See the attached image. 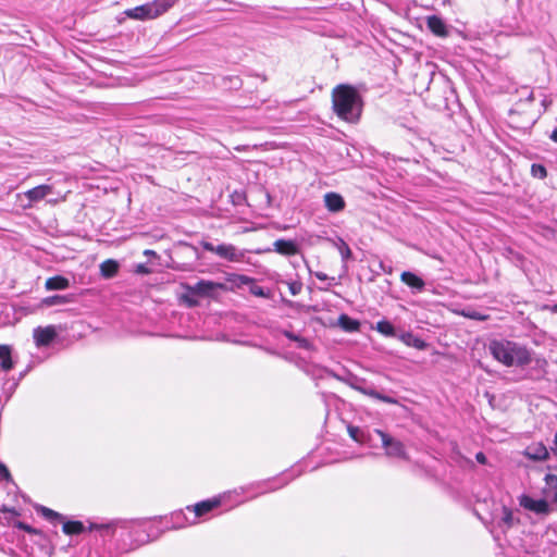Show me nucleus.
<instances>
[{"instance_id": "7", "label": "nucleus", "mask_w": 557, "mask_h": 557, "mask_svg": "<svg viewBox=\"0 0 557 557\" xmlns=\"http://www.w3.org/2000/svg\"><path fill=\"white\" fill-rule=\"evenodd\" d=\"M33 336L37 347L48 346L57 337V331L52 325L38 326L34 330Z\"/></svg>"}, {"instance_id": "33", "label": "nucleus", "mask_w": 557, "mask_h": 557, "mask_svg": "<svg viewBox=\"0 0 557 557\" xmlns=\"http://www.w3.org/2000/svg\"><path fill=\"white\" fill-rule=\"evenodd\" d=\"M251 293L256 296H259V297H265L267 294L264 292V289L260 286H256L251 289Z\"/></svg>"}, {"instance_id": "16", "label": "nucleus", "mask_w": 557, "mask_h": 557, "mask_svg": "<svg viewBox=\"0 0 557 557\" xmlns=\"http://www.w3.org/2000/svg\"><path fill=\"white\" fill-rule=\"evenodd\" d=\"M216 284L211 281H199L195 285L189 287V292L196 295H209L214 288Z\"/></svg>"}, {"instance_id": "42", "label": "nucleus", "mask_w": 557, "mask_h": 557, "mask_svg": "<svg viewBox=\"0 0 557 557\" xmlns=\"http://www.w3.org/2000/svg\"><path fill=\"white\" fill-rule=\"evenodd\" d=\"M144 255H145V256H153V257H156V256H157L156 251L150 250V249H146V250L144 251Z\"/></svg>"}, {"instance_id": "10", "label": "nucleus", "mask_w": 557, "mask_h": 557, "mask_svg": "<svg viewBox=\"0 0 557 557\" xmlns=\"http://www.w3.org/2000/svg\"><path fill=\"white\" fill-rule=\"evenodd\" d=\"M324 205L329 211L339 212L345 208V200L339 194L330 191L324 195Z\"/></svg>"}, {"instance_id": "45", "label": "nucleus", "mask_w": 557, "mask_h": 557, "mask_svg": "<svg viewBox=\"0 0 557 557\" xmlns=\"http://www.w3.org/2000/svg\"><path fill=\"white\" fill-rule=\"evenodd\" d=\"M285 335H286L287 338H289L292 341H294L295 337H296V335L294 333H290V332H286Z\"/></svg>"}, {"instance_id": "35", "label": "nucleus", "mask_w": 557, "mask_h": 557, "mask_svg": "<svg viewBox=\"0 0 557 557\" xmlns=\"http://www.w3.org/2000/svg\"><path fill=\"white\" fill-rule=\"evenodd\" d=\"M360 444H364V445H369V446L373 447L374 444L372 442V433L369 431H366V441L360 442Z\"/></svg>"}, {"instance_id": "40", "label": "nucleus", "mask_w": 557, "mask_h": 557, "mask_svg": "<svg viewBox=\"0 0 557 557\" xmlns=\"http://www.w3.org/2000/svg\"><path fill=\"white\" fill-rule=\"evenodd\" d=\"M549 138L557 144V127L552 132Z\"/></svg>"}, {"instance_id": "41", "label": "nucleus", "mask_w": 557, "mask_h": 557, "mask_svg": "<svg viewBox=\"0 0 557 557\" xmlns=\"http://www.w3.org/2000/svg\"><path fill=\"white\" fill-rule=\"evenodd\" d=\"M315 276H317L320 281H324V280H326V278H327V275H326V274H324V273H321V272L317 273V274H315Z\"/></svg>"}, {"instance_id": "8", "label": "nucleus", "mask_w": 557, "mask_h": 557, "mask_svg": "<svg viewBox=\"0 0 557 557\" xmlns=\"http://www.w3.org/2000/svg\"><path fill=\"white\" fill-rule=\"evenodd\" d=\"M400 281L408 287H410L413 290V293H420L425 287L424 281L420 276L410 271H404L400 274Z\"/></svg>"}, {"instance_id": "11", "label": "nucleus", "mask_w": 557, "mask_h": 557, "mask_svg": "<svg viewBox=\"0 0 557 557\" xmlns=\"http://www.w3.org/2000/svg\"><path fill=\"white\" fill-rule=\"evenodd\" d=\"M220 505H221V498L214 497L212 499H207V500L196 504L193 507V511L195 513V517L198 518V517L205 516L206 513L213 510L214 508H218Z\"/></svg>"}, {"instance_id": "23", "label": "nucleus", "mask_w": 557, "mask_h": 557, "mask_svg": "<svg viewBox=\"0 0 557 557\" xmlns=\"http://www.w3.org/2000/svg\"><path fill=\"white\" fill-rule=\"evenodd\" d=\"M84 524L81 521H66L62 530L67 535L81 534L84 531Z\"/></svg>"}, {"instance_id": "30", "label": "nucleus", "mask_w": 557, "mask_h": 557, "mask_svg": "<svg viewBox=\"0 0 557 557\" xmlns=\"http://www.w3.org/2000/svg\"><path fill=\"white\" fill-rule=\"evenodd\" d=\"M531 173L537 178H544L547 175L546 169L542 164H532Z\"/></svg>"}, {"instance_id": "46", "label": "nucleus", "mask_w": 557, "mask_h": 557, "mask_svg": "<svg viewBox=\"0 0 557 557\" xmlns=\"http://www.w3.org/2000/svg\"><path fill=\"white\" fill-rule=\"evenodd\" d=\"M536 363L542 367V366L546 364V360L545 359H536Z\"/></svg>"}, {"instance_id": "26", "label": "nucleus", "mask_w": 557, "mask_h": 557, "mask_svg": "<svg viewBox=\"0 0 557 557\" xmlns=\"http://www.w3.org/2000/svg\"><path fill=\"white\" fill-rule=\"evenodd\" d=\"M348 433H349L350 437L359 444H360V442L366 441V431L358 426L349 425Z\"/></svg>"}, {"instance_id": "28", "label": "nucleus", "mask_w": 557, "mask_h": 557, "mask_svg": "<svg viewBox=\"0 0 557 557\" xmlns=\"http://www.w3.org/2000/svg\"><path fill=\"white\" fill-rule=\"evenodd\" d=\"M544 481L546 483L547 490L552 493V495L557 492V475L547 473L544 478Z\"/></svg>"}, {"instance_id": "24", "label": "nucleus", "mask_w": 557, "mask_h": 557, "mask_svg": "<svg viewBox=\"0 0 557 557\" xmlns=\"http://www.w3.org/2000/svg\"><path fill=\"white\" fill-rule=\"evenodd\" d=\"M347 383H348V385L351 388H354V389H356V391L360 392L361 394L367 395L369 397H370V393L373 392V388L364 386V380L363 379H359V377L355 376V377L350 379Z\"/></svg>"}, {"instance_id": "20", "label": "nucleus", "mask_w": 557, "mask_h": 557, "mask_svg": "<svg viewBox=\"0 0 557 557\" xmlns=\"http://www.w3.org/2000/svg\"><path fill=\"white\" fill-rule=\"evenodd\" d=\"M72 301H73L72 295H54V296L46 297L42 300V304L47 307H52V306L70 304Z\"/></svg>"}, {"instance_id": "43", "label": "nucleus", "mask_w": 557, "mask_h": 557, "mask_svg": "<svg viewBox=\"0 0 557 557\" xmlns=\"http://www.w3.org/2000/svg\"><path fill=\"white\" fill-rule=\"evenodd\" d=\"M553 450L557 455V431H556L555 438H554V448H553Z\"/></svg>"}, {"instance_id": "18", "label": "nucleus", "mask_w": 557, "mask_h": 557, "mask_svg": "<svg viewBox=\"0 0 557 557\" xmlns=\"http://www.w3.org/2000/svg\"><path fill=\"white\" fill-rule=\"evenodd\" d=\"M527 455L533 460H545L548 458V450L544 445L539 444L528 447Z\"/></svg>"}, {"instance_id": "47", "label": "nucleus", "mask_w": 557, "mask_h": 557, "mask_svg": "<svg viewBox=\"0 0 557 557\" xmlns=\"http://www.w3.org/2000/svg\"><path fill=\"white\" fill-rule=\"evenodd\" d=\"M552 502L557 505V492L552 495Z\"/></svg>"}, {"instance_id": "14", "label": "nucleus", "mask_w": 557, "mask_h": 557, "mask_svg": "<svg viewBox=\"0 0 557 557\" xmlns=\"http://www.w3.org/2000/svg\"><path fill=\"white\" fill-rule=\"evenodd\" d=\"M398 338L407 346L414 347L417 349L423 350L426 348L428 344L421 339L420 337L414 336L410 332H405L398 336Z\"/></svg>"}, {"instance_id": "29", "label": "nucleus", "mask_w": 557, "mask_h": 557, "mask_svg": "<svg viewBox=\"0 0 557 557\" xmlns=\"http://www.w3.org/2000/svg\"><path fill=\"white\" fill-rule=\"evenodd\" d=\"M370 397H372L374 399H377V400H381V401L386 403V404H393V405L398 404L397 399H395V398H393L391 396L383 395V394L376 392L375 389H373V392L370 393Z\"/></svg>"}, {"instance_id": "17", "label": "nucleus", "mask_w": 557, "mask_h": 557, "mask_svg": "<svg viewBox=\"0 0 557 557\" xmlns=\"http://www.w3.org/2000/svg\"><path fill=\"white\" fill-rule=\"evenodd\" d=\"M119 263L113 259H108L100 264V274L104 278H111L116 275Z\"/></svg>"}, {"instance_id": "13", "label": "nucleus", "mask_w": 557, "mask_h": 557, "mask_svg": "<svg viewBox=\"0 0 557 557\" xmlns=\"http://www.w3.org/2000/svg\"><path fill=\"white\" fill-rule=\"evenodd\" d=\"M274 250L284 256H294L298 252L297 244L294 240L277 239L273 243Z\"/></svg>"}, {"instance_id": "27", "label": "nucleus", "mask_w": 557, "mask_h": 557, "mask_svg": "<svg viewBox=\"0 0 557 557\" xmlns=\"http://www.w3.org/2000/svg\"><path fill=\"white\" fill-rule=\"evenodd\" d=\"M336 246L344 262L351 258V250L345 240L339 238Z\"/></svg>"}, {"instance_id": "39", "label": "nucleus", "mask_w": 557, "mask_h": 557, "mask_svg": "<svg viewBox=\"0 0 557 557\" xmlns=\"http://www.w3.org/2000/svg\"><path fill=\"white\" fill-rule=\"evenodd\" d=\"M289 288L293 295H297L300 290V285L292 284Z\"/></svg>"}, {"instance_id": "5", "label": "nucleus", "mask_w": 557, "mask_h": 557, "mask_svg": "<svg viewBox=\"0 0 557 557\" xmlns=\"http://www.w3.org/2000/svg\"><path fill=\"white\" fill-rule=\"evenodd\" d=\"M373 433L381 437L382 446L385 448L387 457L408 460L407 451L400 441L377 429Z\"/></svg>"}, {"instance_id": "31", "label": "nucleus", "mask_w": 557, "mask_h": 557, "mask_svg": "<svg viewBox=\"0 0 557 557\" xmlns=\"http://www.w3.org/2000/svg\"><path fill=\"white\" fill-rule=\"evenodd\" d=\"M40 512L42 513V516L49 520H52V519H61L62 516L60 513H58L57 511L50 509V508H47V507H41L40 508Z\"/></svg>"}, {"instance_id": "15", "label": "nucleus", "mask_w": 557, "mask_h": 557, "mask_svg": "<svg viewBox=\"0 0 557 557\" xmlns=\"http://www.w3.org/2000/svg\"><path fill=\"white\" fill-rule=\"evenodd\" d=\"M69 286L70 281L61 275L49 277L45 283V287L48 290H62L66 289Z\"/></svg>"}, {"instance_id": "12", "label": "nucleus", "mask_w": 557, "mask_h": 557, "mask_svg": "<svg viewBox=\"0 0 557 557\" xmlns=\"http://www.w3.org/2000/svg\"><path fill=\"white\" fill-rule=\"evenodd\" d=\"M428 28L436 36L445 37L448 35L445 22L437 15H432L426 18Z\"/></svg>"}, {"instance_id": "38", "label": "nucleus", "mask_w": 557, "mask_h": 557, "mask_svg": "<svg viewBox=\"0 0 557 557\" xmlns=\"http://www.w3.org/2000/svg\"><path fill=\"white\" fill-rule=\"evenodd\" d=\"M475 459L480 463H483V465L486 463V456L482 451H480L475 455Z\"/></svg>"}, {"instance_id": "19", "label": "nucleus", "mask_w": 557, "mask_h": 557, "mask_svg": "<svg viewBox=\"0 0 557 557\" xmlns=\"http://www.w3.org/2000/svg\"><path fill=\"white\" fill-rule=\"evenodd\" d=\"M0 360H1V369L3 371H10L13 368L10 346L0 345Z\"/></svg>"}, {"instance_id": "34", "label": "nucleus", "mask_w": 557, "mask_h": 557, "mask_svg": "<svg viewBox=\"0 0 557 557\" xmlns=\"http://www.w3.org/2000/svg\"><path fill=\"white\" fill-rule=\"evenodd\" d=\"M298 347L304 349H310L312 347L311 343L307 338L299 339Z\"/></svg>"}, {"instance_id": "2", "label": "nucleus", "mask_w": 557, "mask_h": 557, "mask_svg": "<svg viewBox=\"0 0 557 557\" xmlns=\"http://www.w3.org/2000/svg\"><path fill=\"white\" fill-rule=\"evenodd\" d=\"M491 355L506 367H525L532 362L531 351L523 345L508 341L494 339L488 344Z\"/></svg>"}, {"instance_id": "4", "label": "nucleus", "mask_w": 557, "mask_h": 557, "mask_svg": "<svg viewBox=\"0 0 557 557\" xmlns=\"http://www.w3.org/2000/svg\"><path fill=\"white\" fill-rule=\"evenodd\" d=\"M201 247L210 252H213L218 255L220 258L225 259L230 262H240L244 260L245 252L242 250H238L234 245L232 244H221L218 246H214L210 242H201Z\"/></svg>"}, {"instance_id": "3", "label": "nucleus", "mask_w": 557, "mask_h": 557, "mask_svg": "<svg viewBox=\"0 0 557 557\" xmlns=\"http://www.w3.org/2000/svg\"><path fill=\"white\" fill-rule=\"evenodd\" d=\"M177 0H153L151 2L127 9V17L138 21L153 20L170 10Z\"/></svg>"}, {"instance_id": "21", "label": "nucleus", "mask_w": 557, "mask_h": 557, "mask_svg": "<svg viewBox=\"0 0 557 557\" xmlns=\"http://www.w3.org/2000/svg\"><path fill=\"white\" fill-rule=\"evenodd\" d=\"M339 325L348 332H355L359 330L360 323L348 317L347 314H341L338 318Z\"/></svg>"}, {"instance_id": "25", "label": "nucleus", "mask_w": 557, "mask_h": 557, "mask_svg": "<svg viewBox=\"0 0 557 557\" xmlns=\"http://www.w3.org/2000/svg\"><path fill=\"white\" fill-rule=\"evenodd\" d=\"M502 513H503V516L499 521V527L505 530L511 528L515 523L512 510L510 508L504 506Z\"/></svg>"}, {"instance_id": "1", "label": "nucleus", "mask_w": 557, "mask_h": 557, "mask_svg": "<svg viewBox=\"0 0 557 557\" xmlns=\"http://www.w3.org/2000/svg\"><path fill=\"white\" fill-rule=\"evenodd\" d=\"M333 109L336 115L349 123L360 119L362 100L358 90L350 85H338L332 91Z\"/></svg>"}, {"instance_id": "36", "label": "nucleus", "mask_w": 557, "mask_h": 557, "mask_svg": "<svg viewBox=\"0 0 557 557\" xmlns=\"http://www.w3.org/2000/svg\"><path fill=\"white\" fill-rule=\"evenodd\" d=\"M17 528L18 529H22L28 533H36V531L28 524L24 523V522H18L17 523Z\"/></svg>"}, {"instance_id": "44", "label": "nucleus", "mask_w": 557, "mask_h": 557, "mask_svg": "<svg viewBox=\"0 0 557 557\" xmlns=\"http://www.w3.org/2000/svg\"><path fill=\"white\" fill-rule=\"evenodd\" d=\"M549 311L557 314V304L548 307Z\"/></svg>"}, {"instance_id": "9", "label": "nucleus", "mask_w": 557, "mask_h": 557, "mask_svg": "<svg viewBox=\"0 0 557 557\" xmlns=\"http://www.w3.org/2000/svg\"><path fill=\"white\" fill-rule=\"evenodd\" d=\"M53 191V187L51 185H39L36 186L27 191L24 193V196L30 201V202H38L49 195H51Z\"/></svg>"}, {"instance_id": "48", "label": "nucleus", "mask_w": 557, "mask_h": 557, "mask_svg": "<svg viewBox=\"0 0 557 557\" xmlns=\"http://www.w3.org/2000/svg\"><path fill=\"white\" fill-rule=\"evenodd\" d=\"M248 281H250V278H248L247 276H242V282L247 283Z\"/></svg>"}, {"instance_id": "22", "label": "nucleus", "mask_w": 557, "mask_h": 557, "mask_svg": "<svg viewBox=\"0 0 557 557\" xmlns=\"http://www.w3.org/2000/svg\"><path fill=\"white\" fill-rule=\"evenodd\" d=\"M373 329L386 337L396 336L395 327L393 326V324L391 322H388L386 320L379 321Z\"/></svg>"}, {"instance_id": "37", "label": "nucleus", "mask_w": 557, "mask_h": 557, "mask_svg": "<svg viewBox=\"0 0 557 557\" xmlns=\"http://www.w3.org/2000/svg\"><path fill=\"white\" fill-rule=\"evenodd\" d=\"M0 475L4 479H9L10 478V472L8 470V468L3 465V463H0Z\"/></svg>"}, {"instance_id": "6", "label": "nucleus", "mask_w": 557, "mask_h": 557, "mask_svg": "<svg viewBox=\"0 0 557 557\" xmlns=\"http://www.w3.org/2000/svg\"><path fill=\"white\" fill-rule=\"evenodd\" d=\"M519 504L524 509L535 512L537 515H547L549 512V505L545 499H533L529 495H521Z\"/></svg>"}, {"instance_id": "49", "label": "nucleus", "mask_w": 557, "mask_h": 557, "mask_svg": "<svg viewBox=\"0 0 557 557\" xmlns=\"http://www.w3.org/2000/svg\"><path fill=\"white\" fill-rule=\"evenodd\" d=\"M301 338H302V337H300V336H297V335H296V337H295L294 342H296V343L298 344V343H299V339H301Z\"/></svg>"}, {"instance_id": "32", "label": "nucleus", "mask_w": 557, "mask_h": 557, "mask_svg": "<svg viewBox=\"0 0 557 557\" xmlns=\"http://www.w3.org/2000/svg\"><path fill=\"white\" fill-rule=\"evenodd\" d=\"M135 272L137 274H149L151 272V270L146 264L139 263L136 265Z\"/></svg>"}]
</instances>
